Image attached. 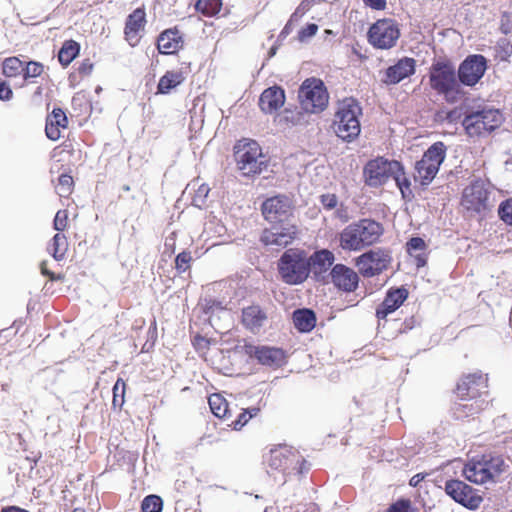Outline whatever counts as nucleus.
<instances>
[{
  "label": "nucleus",
  "mask_w": 512,
  "mask_h": 512,
  "mask_svg": "<svg viewBox=\"0 0 512 512\" xmlns=\"http://www.w3.org/2000/svg\"><path fill=\"white\" fill-rule=\"evenodd\" d=\"M383 231L382 225L374 220H359L340 232L339 246L345 251H360L376 243Z\"/></svg>",
  "instance_id": "nucleus-1"
},
{
  "label": "nucleus",
  "mask_w": 512,
  "mask_h": 512,
  "mask_svg": "<svg viewBox=\"0 0 512 512\" xmlns=\"http://www.w3.org/2000/svg\"><path fill=\"white\" fill-rule=\"evenodd\" d=\"M508 465L500 456L472 459L465 464L463 475L466 480L477 485L495 483L507 470Z\"/></svg>",
  "instance_id": "nucleus-2"
},
{
  "label": "nucleus",
  "mask_w": 512,
  "mask_h": 512,
  "mask_svg": "<svg viewBox=\"0 0 512 512\" xmlns=\"http://www.w3.org/2000/svg\"><path fill=\"white\" fill-rule=\"evenodd\" d=\"M460 206L469 217H483L492 207L487 183L481 179L470 182L462 191Z\"/></svg>",
  "instance_id": "nucleus-3"
},
{
  "label": "nucleus",
  "mask_w": 512,
  "mask_h": 512,
  "mask_svg": "<svg viewBox=\"0 0 512 512\" xmlns=\"http://www.w3.org/2000/svg\"><path fill=\"white\" fill-rule=\"evenodd\" d=\"M361 109L354 99L343 100L335 113L333 130L335 134L346 141H351L360 133L359 116Z\"/></svg>",
  "instance_id": "nucleus-4"
},
{
  "label": "nucleus",
  "mask_w": 512,
  "mask_h": 512,
  "mask_svg": "<svg viewBox=\"0 0 512 512\" xmlns=\"http://www.w3.org/2000/svg\"><path fill=\"white\" fill-rule=\"evenodd\" d=\"M278 270L282 280L290 285L304 282L309 275V263L303 251L289 249L280 258Z\"/></svg>",
  "instance_id": "nucleus-5"
},
{
  "label": "nucleus",
  "mask_w": 512,
  "mask_h": 512,
  "mask_svg": "<svg viewBox=\"0 0 512 512\" xmlns=\"http://www.w3.org/2000/svg\"><path fill=\"white\" fill-rule=\"evenodd\" d=\"M503 115L498 109L484 108L465 116L463 126L471 137H479L491 133L501 126Z\"/></svg>",
  "instance_id": "nucleus-6"
},
{
  "label": "nucleus",
  "mask_w": 512,
  "mask_h": 512,
  "mask_svg": "<svg viewBox=\"0 0 512 512\" xmlns=\"http://www.w3.org/2000/svg\"><path fill=\"white\" fill-rule=\"evenodd\" d=\"M236 160L243 175L259 174L266 168V162L261 147L254 140L240 141L236 147Z\"/></svg>",
  "instance_id": "nucleus-7"
},
{
  "label": "nucleus",
  "mask_w": 512,
  "mask_h": 512,
  "mask_svg": "<svg viewBox=\"0 0 512 512\" xmlns=\"http://www.w3.org/2000/svg\"><path fill=\"white\" fill-rule=\"evenodd\" d=\"M299 100L302 108L309 113L323 111L329 100L327 89L322 80L318 78L306 79L299 89Z\"/></svg>",
  "instance_id": "nucleus-8"
},
{
  "label": "nucleus",
  "mask_w": 512,
  "mask_h": 512,
  "mask_svg": "<svg viewBox=\"0 0 512 512\" xmlns=\"http://www.w3.org/2000/svg\"><path fill=\"white\" fill-rule=\"evenodd\" d=\"M446 156V148L442 142L434 143L416 163L415 179L422 185H428L438 173L439 167Z\"/></svg>",
  "instance_id": "nucleus-9"
},
{
  "label": "nucleus",
  "mask_w": 512,
  "mask_h": 512,
  "mask_svg": "<svg viewBox=\"0 0 512 512\" xmlns=\"http://www.w3.org/2000/svg\"><path fill=\"white\" fill-rule=\"evenodd\" d=\"M400 36L398 24L392 19L375 22L368 31L369 43L378 49H390L395 46Z\"/></svg>",
  "instance_id": "nucleus-10"
},
{
  "label": "nucleus",
  "mask_w": 512,
  "mask_h": 512,
  "mask_svg": "<svg viewBox=\"0 0 512 512\" xmlns=\"http://www.w3.org/2000/svg\"><path fill=\"white\" fill-rule=\"evenodd\" d=\"M399 171V162L378 157L369 161L364 168V177L367 185L377 187L383 185L393 173Z\"/></svg>",
  "instance_id": "nucleus-11"
},
{
  "label": "nucleus",
  "mask_w": 512,
  "mask_h": 512,
  "mask_svg": "<svg viewBox=\"0 0 512 512\" xmlns=\"http://www.w3.org/2000/svg\"><path fill=\"white\" fill-rule=\"evenodd\" d=\"M390 262V254L382 249L370 250L355 259V265L364 277L380 274L387 269Z\"/></svg>",
  "instance_id": "nucleus-12"
},
{
  "label": "nucleus",
  "mask_w": 512,
  "mask_h": 512,
  "mask_svg": "<svg viewBox=\"0 0 512 512\" xmlns=\"http://www.w3.org/2000/svg\"><path fill=\"white\" fill-rule=\"evenodd\" d=\"M235 353L245 354L250 358L255 357L260 364L271 367L281 366L285 362L284 351L275 347L244 344L236 346Z\"/></svg>",
  "instance_id": "nucleus-13"
},
{
  "label": "nucleus",
  "mask_w": 512,
  "mask_h": 512,
  "mask_svg": "<svg viewBox=\"0 0 512 512\" xmlns=\"http://www.w3.org/2000/svg\"><path fill=\"white\" fill-rule=\"evenodd\" d=\"M445 491L456 502L471 510L479 508L483 501L475 489L460 480L447 481Z\"/></svg>",
  "instance_id": "nucleus-14"
},
{
  "label": "nucleus",
  "mask_w": 512,
  "mask_h": 512,
  "mask_svg": "<svg viewBox=\"0 0 512 512\" xmlns=\"http://www.w3.org/2000/svg\"><path fill=\"white\" fill-rule=\"evenodd\" d=\"M300 461V455L287 446L272 449L266 458V462L272 470L284 473L297 470Z\"/></svg>",
  "instance_id": "nucleus-15"
},
{
  "label": "nucleus",
  "mask_w": 512,
  "mask_h": 512,
  "mask_svg": "<svg viewBox=\"0 0 512 512\" xmlns=\"http://www.w3.org/2000/svg\"><path fill=\"white\" fill-rule=\"evenodd\" d=\"M487 69V61L482 55H470L460 65L459 80L466 86H474L483 77Z\"/></svg>",
  "instance_id": "nucleus-16"
},
{
  "label": "nucleus",
  "mask_w": 512,
  "mask_h": 512,
  "mask_svg": "<svg viewBox=\"0 0 512 512\" xmlns=\"http://www.w3.org/2000/svg\"><path fill=\"white\" fill-rule=\"evenodd\" d=\"M430 84L434 90L448 96L457 86L452 66L440 62L434 64L430 72Z\"/></svg>",
  "instance_id": "nucleus-17"
},
{
  "label": "nucleus",
  "mask_w": 512,
  "mask_h": 512,
  "mask_svg": "<svg viewBox=\"0 0 512 512\" xmlns=\"http://www.w3.org/2000/svg\"><path fill=\"white\" fill-rule=\"evenodd\" d=\"M297 228L294 225L266 229L261 235V242L266 246L285 247L296 237Z\"/></svg>",
  "instance_id": "nucleus-18"
},
{
  "label": "nucleus",
  "mask_w": 512,
  "mask_h": 512,
  "mask_svg": "<svg viewBox=\"0 0 512 512\" xmlns=\"http://www.w3.org/2000/svg\"><path fill=\"white\" fill-rule=\"evenodd\" d=\"M291 210V201L286 196H275L267 199L262 205V213L270 222L280 221L287 217Z\"/></svg>",
  "instance_id": "nucleus-19"
},
{
  "label": "nucleus",
  "mask_w": 512,
  "mask_h": 512,
  "mask_svg": "<svg viewBox=\"0 0 512 512\" xmlns=\"http://www.w3.org/2000/svg\"><path fill=\"white\" fill-rule=\"evenodd\" d=\"M487 388V379L478 373L464 376L457 385V395L461 399L475 398Z\"/></svg>",
  "instance_id": "nucleus-20"
},
{
  "label": "nucleus",
  "mask_w": 512,
  "mask_h": 512,
  "mask_svg": "<svg viewBox=\"0 0 512 512\" xmlns=\"http://www.w3.org/2000/svg\"><path fill=\"white\" fill-rule=\"evenodd\" d=\"M331 278L336 287L346 292L354 291L358 286L357 273L343 264H336L332 268Z\"/></svg>",
  "instance_id": "nucleus-21"
},
{
  "label": "nucleus",
  "mask_w": 512,
  "mask_h": 512,
  "mask_svg": "<svg viewBox=\"0 0 512 512\" xmlns=\"http://www.w3.org/2000/svg\"><path fill=\"white\" fill-rule=\"evenodd\" d=\"M414 72L415 60L412 58L404 57L400 59L396 64L386 69L383 82L389 85H394L409 77Z\"/></svg>",
  "instance_id": "nucleus-22"
},
{
  "label": "nucleus",
  "mask_w": 512,
  "mask_h": 512,
  "mask_svg": "<svg viewBox=\"0 0 512 512\" xmlns=\"http://www.w3.org/2000/svg\"><path fill=\"white\" fill-rule=\"evenodd\" d=\"M408 297L405 288L391 289L388 291L384 301L377 308L376 314L379 318H385L388 314L398 309Z\"/></svg>",
  "instance_id": "nucleus-23"
},
{
  "label": "nucleus",
  "mask_w": 512,
  "mask_h": 512,
  "mask_svg": "<svg viewBox=\"0 0 512 512\" xmlns=\"http://www.w3.org/2000/svg\"><path fill=\"white\" fill-rule=\"evenodd\" d=\"M285 102L284 91L277 86L263 91L259 99V106L265 113H273L280 109Z\"/></svg>",
  "instance_id": "nucleus-24"
},
{
  "label": "nucleus",
  "mask_w": 512,
  "mask_h": 512,
  "mask_svg": "<svg viewBox=\"0 0 512 512\" xmlns=\"http://www.w3.org/2000/svg\"><path fill=\"white\" fill-rule=\"evenodd\" d=\"M145 23V12L143 9L138 8L129 15L125 27V36L131 46H135L138 43L139 33L143 31Z\"/></svg>",
  "instance_id": "nucleus-25"
},
{
  "label": "nucleus",
  "mask_w": 512,
  "mask_h": 512,
  "mask_svg": "<svg viewBox=\"0 0 512 512\" xmlns=\"http://www.w3.org/2000/svg\"><path fill=\"white\" fill-rule=\"evenodd\" d=\"M67 117L64 111L60 108H55L46 119L45 133L46 136L53 141L61 137V129L67 127Z\"/></svg>",
  "instance_id": "nucleus-26"
},
{
  "label": "nucleus",
  "mask_w": 512,
  "mask_h": 512,
  "mask_svg": "<svg viewBox=\"0 0 512 512\" xmlns=\"http://www.w3.org/2000/svg\"><path fill=\"white\" fill-rule=\"evenodd\" d=\"M183 45L181 35L177 30H166L158 38V50L162 54H174Z\"/></svg>",
  "instance_id": "nucleus-27"
},
{
  "label": "nucleus",
  "mask_w": 512,
  "mask_h": 512,
  "mask_svg": "<svg viewBox=\"0 0 512 512\" xmlns=\"http://www.w3.org/2000/svg\"><path fill=\"white\" fill-rule=\"evenodd\" d=\"M334 260L335 257L331 251L327 249L317 251L307 259L309 271L311 270L316 275L326 272L332 266Z\"/></svg>",
  "instance_id": "nucleus-28"
},
{
  "label": "nucleus",
  "mask_w": 512,
  "mask_h": 512,
  "mask_svg": "<svg viewBox=\"0 0 512 512\" xmlns=\"http://www.w3.org/2000/svg\"><path fill=\"white\" fill-rule=\"evenodd\" d=\"M266 319V314L258 306L247 307L242 313L243 324L252 331L259 329Z\"/></svg>",
  "instance_id": "nucleus-29"
},
{
  "label": "nucleus",
  "mask_w": 512,
  "mask_h": 512,
  "mask_svg": "<svg viewBox=\"0 0 512 512\" xmlns=\"http://www.w3.org/2000/svg\"><path fill=\"white\" fill-rule=\"evenodd\" d=\"M185 77L181 71H167L159 80L157 92L168 94L184 81Z\"/></svg>",
  "instance_id": "nucleus-30"
},
{
  "label": "nucleus",
  "mask_w": 512,
  "mask_h": 512,
  "mask_svg": "<svg viewBox=\"0 0 512 512\" xmlns=\"http://www.w3.org/2000/svg\"><path fill=\"white\" fill-rule=\"evenodd\" d=\"M293 321L295 327L301 332L311 331L316 322L315 315L312 311L304 309L297 310L293 314Z\"/></svg>",
  "instance_id": "nucleus-31"
},
{
  "label": "nucleus",
  "mask_w": 512,
  "mask_h": 512,
  "mask_svg": "<svg viewBox=\"0 0 512 512\" xmlns=\"http://www.w3.org/2000/svg\"><path fill=\"white\" fill-rule=\"evenodd\" d=\"M47 249L55 260H62L68 250L66 236L62 233L55 234Z\"/></svg>",
  "instance_id": "nucleus-32"
},
{
  "label": "nucleus",
  "mask_w": 512,
  "mask_h": 512,
  "mask_svg": "<svg viewBox=\"0 0 512 512\" xmlns=\"http://www.w3.org/2000/svg\"><path fill=\"white\" fill-rule=\"evenodd\" d=\"M79 53V44L73 40L66 41L59 51L58 59L64 66L69 65Z\"/></svg>",
  "instance_id": "nucleus-33"
},
{
  "label": "nucleus",
  "mask_w": 512,
  "mask_h": 512,
  "mask_svg": "<svg viewBox=\"0 0 512 512\" xmlns=\"http://www.w3.org/2000/svg\"><path fill=\"white\" fill-rule=\"evenodd\" d=\"M208 403L212 413L219 418L226 417L228 413V403L220 394H212Z\"/></svg>",
  "instance_id": "nucleus-34"
},
{
  "label": "nucleus",
  "mask_w": 512,
  "mask_h": 512,
  "mask_svg": "<svg viewBox=\"0 0 512 512\" xmlns=\"http://www.w3.org/2000/svg\"><path fill=\"white\" fill-rule=\"evenodd\" d=\"M196 10L203 14L204 16L211 17L216 15L221 7V0H198L196 2Z\"/></svg>",
  "instance_id": "nucleus-35"
},
{
  "label": "nucleus",
  "mask_w": 512,
  "mask_h": 512,
  "mask_svg": "<svg viewBox=\"0 0 512 512\" xmlns=\"http://www.w3.org/2000/svg\"><path fill=\"white\" fill-rule=\"evenodd\" d=\"M193 188L197 186V189L195 190V193L192 198V203L194 206L198 208H203L206 206L208 194L210 192V188L207 184H198L197 181L192 182L190 184Z\"/></svg>",
  "instance_id": "nucleus-36"
},
{
  "label": "nucleus",
  "mask_w": 512,
  "mask_h": 512,
  "mask_svg": "<svg viewBox=\"0 0 512 512\" xmlns=\"http://www.w3.org/2000/svg\"><path fill=\"white\" fill-rule=\"evenodd\" d=\"M2 70L5 76L15 77L23 72V63L17 57H9L3 62Z\"/></svg>",
  "instance_id": "nucleus-37"
},
{
  "label": "nucleus",
  "mask_w": 512,
  "mask_h": 512,
  "mask_svg": "<svg viewBox=\"0 0 512 512\" xmlns=\"http://www.w3.org/2000/svg\"><path fill=\"white\" fill-rule=\"evenodd\" d=\"M392 178L395 180L396 185L400 189L402 196L404 198L411 194V190H410L411 183H410L409 179L406 177L404 170H403V166L401 165L400 162H399V171H397V172L395 171V173H393Z\"/></svg>",
  "instance_id": "nucleus-38"
},
{
  "label": "nucleus",
  "mask_w": 512,
  "mask_h": 512,
  "mask_svg": "<svg viewBox=\"0 0 512 512\" xmlns=\"http://www.w3.org/2000/svg\"><path fill=\"white\" fill-rule=\"evenodd\" d=\"M73 178L70 175L62 174L58 178V183L56 185V192L61 197L68 196L73 189Z\"/></svg>",
  "instance_id": "nucleus-39"
},
{
  "label": "nucleus",
  "mask_w": 512,
  "mask_h": 512,
  "mask_svg": "<svg viewBox=\"0 0 512 512\" xmlns=\"http://www.w3.org/2000/svg\"><path fill=\"white\" fill-rule=\"evenodd\" d=\"M162 499L157 495H149L144 498L142 502L143 512H161L162 510Z\"/></svg>",
  "instance_id": "nucleus-40"
},
{
  "label": "nucleus",
  "mask_w": 512,
  "mask_h": 512,
  "mask_svg": "<svg viewBox=\"0 0 512 512\" xmlns=\"http://www.w3.org/2000/svg\"><path fill=\"white\" fill-rule=\"evenodd\" d=\"M387 512H418L410 500L401 499L393 503Z\"/></svg>",
  "instance_id": "nucleus-41"
},
{
  "label": "nucleus",
  "mask_w": 512,
  "mask_h": 512,
  "mask_svg": "<svg viewBox=\"0 0 512 512\" xmlns=\"http://www.w3.org/2000/svg\"><path fill=\"white\" fill-rule=\"evenodd\" d=\"M23 72L25 79L38 77L43 72V65L39 62L30 61L23 68Z\"/></svg>",
  "instance_id": "nucleus-42"
},
{
  "label": "nucleus",
  "mask_w": 512,
  "mask_h": 512,
  "mask_svg": "<svg viewBox=\"0 0 512 512\" xmlns=\"http://www.w3.org/2000/svg\"><path fill=\"white\" fill-rule=\"evenodd\" d=\"M499 216L506 224L512 225V199H508L500 205Z\"/></svg>",
  "instance_id": "nucleus-43"
},
{
  "label": "nucleus",
  "mask_w": 512,
  "mask_h": 512,
  "mask_svg": "<svg viewBox=\"0 0 512 512\" xmlns=\"http://www.w3.org/2000/svg\"><path fill=\"white\" fill-rule=\"evenodd\" d=\"M125 391V382L118 379L113 387V404L121 406L123 403V395Z\"/></svg>",
  "instance_id": "nucleus-44"
},
{
  "label": "nucleus",
  "mask_w": 512,
  "mask_h": 512,
  "mask_svg": "<svg viewBox=\"0 0 512 512\" xmlns=\"http://www.w3.org/2000/svg\"><path fill=\"white\" fill-rule=\"evenodd\" d=\"M318 31V25L316 24H308L299 30L297 38L300 42H306L310 38H312Z\"/></svg>",
  "instance_id": "nucleus-45"
},
{
  "label": "nucleus",
  "mask_w": 512,
  "mask_h": 512,
  "mask_svg": "<svg viewBox=\"0 0 512 512\" xmlns=\"http://www.w3.org/2000/svg\"><path fill=\"white\" fill-rule=\"evenodd\" d=\"M68 224V214L65 210H59L54 218L53 226L58 232L66 229Z\"/></svg>",
  "instance_id": "nucleus-46"
},
{
  "label": "nucleus",
  "mask_w": 512,
  "mask_h": 512,
  "mask_svg": "<svg viewBox=\"0 0 512 512\" xmlns=\"http://www.w3.org/2000/svg\"><path fill=\"white\" fill-rule=\"evenodd\" d=\"M191 260L192 257L189 252H182L178 254L175 259L176 268L181 272L186 271L189 268Z\"/></svg>",
  "instance_id": "nucleus-47"
},
{
  "label": "nucleus",
  "mask_w": 512,
  "mask_h": 512,
  "mask_svg": "<svg viewBox=\"0 0 512 512\" xmlns=\"http://www.w3.org/2000/svg\"><path fill=\"white\" fill-rule=\"evenodd\" d=\"M258 409L254 408L250 411H244L242 414L239 415L238 419L233 423V428L238 430L241 427H243L250 418L255 416L258 413Z\"/></svg>",
  "instance_id": "nucleus-48"
},
{
  "label": "nucleus",
  "mask_w": 512,
  "mask_h": 512,
  "mask_svg": "<svg viewBox=\"0 0 512 512\" xmlns=\"http://www.w3.org/2000/svg\"><path fill=\"white\" fill-rule=\"evenodd\" d=\"M426 248L425 241L420 237H413L407 243V251L412 254L414 251H423Z\"/></svg>",
  "instance_id": "nucleus-49"
},
{
  "label": "nucleus",
  "mask_w": 512,
  "mask_h": 512,
  "mask_svg": "<svg viewBox=\"0 0 512 512\" xmlns=\"http://www.w3.org/2000/svg\"><path fill=\"white\" fill-rule=\"evenodd\" d=\"M312 0H303L292 14V20H300V18L311 8Z\"/></svg>",
  "instance_id": "nucleus-50"
},
{
  "label": "nucleus",
  "mask_w": 512,
  "mask_h": 512,
  "mask_svg": "<svg viewBox=\"0 0 512 512\" xmlns=\"http://www.w3.org/2000/svg\"><path fill=\"white\" fill-rule=\"evenodd\" d=\"M321 204L327 210L336 209L338 206V199L334 194H324L321 196Z\"/></svg>",
  "instance_id": "nucleus-51"
},
{
  "label": "nucleus",
  "mask_w": 512,
  "mask_h": 512,
  "mask_svg": "<svg viewBox=\"0 0 512 512\" xmlns=\"http://www.w3.org/2000/svg\"><path fill=\"white\" fill-rule=\"evenodd\" d=\"M335 215L342 222H347L350 219L348 210L342 204L335 209Z\"/></svg>",
  "instance_id": "nucleus-52"
},
{
  "label": "nucleus",
  "mask_w": 512,
  "mask_h": 512,
  "mask_svg": "<svg viewBox=\"0 0 512 512\" xmlns=\"http://www.w3.org/2000/svg\"><path fill=\"white\" fill-rule=\"evenodd\" d=\"M12 97V90L5 83H0V99L10 100Z\"/></svg>",
  "instance_id": "nucleus-53"
},
{
  "label": "nucleus",
  "mask_w": 512,
  "mask_h": 512,
  "mask_svg": "<svg viewBox=\"0 0 512 512\" xmlns=\"http://www.w3.org/2000/svg\"><path fill=\"white\" fill-rule=\"evenodd\" d=\"M365 3L376 10H382L386 7V0H365Z\"/></svg>",
  "instance_id": "nucleus-54"
},
{
  "label": "nucleus",
  "mask_w": 512,
  "mask_h": 512,
  "mask_svg": "<svg viewBox=\"0 0 512 512\" xmlns=\"http://www.w3.org/2000/svg\"><path fill=\"white\" fill-rule=\"evenodd\" d=\"M298 20H292V16L290 17L289 21L287 22V24L284 26L283 30L281 31L280 33V37L281 38H285L287 35H289L291 33V31L293 30V22H297Z\"/></svg>",
  "instance_id": "nucleus-55"
},
{
  "label": "nucleus",
  "mask_w": 512,
  "mask_h": 512,
  "mask_svg": "<svg viewBox=\"0 0 512 512\" xmlns=\"http://www.w3.org/2000/svg\"><path fill=\"white\" fill-rule=\"evenodd\" d=\"M1 512H29L26 509L20 508L18 506H9L5 507L1 510Z\"/></svg>",
  "instance_id": "nucleus-56"
},
{
  "label": "nucleus",
  "mask_w": 512,
  "mask_h": 512,
  "mask_svg": "<svg viewBox=\"0 0 512 512\" xmlns=\"http://www.w3.org/2000/svg\"><path fill=\"white\" fill-rule=\"evenodd\" d=\"M424 479V477L421 475V474H416L414 475L411 479H410V485L411 486H417L422 480Z\"/></svg>",
  "instance_id": "nucleus-57"
},
{
  "label": "nucleus",
  "mask_w": 512,
  "mask_h": 512,
  "mask_svg": "<svg viewBox=\"0 0 512 512\" xmlns=\"http://www.w3.org/2000/svg\"><path fill=\"white\" fill-rule=\"evenodd\" d=\"M415 259H416V266L417 267L425 266V264H426V257L424 255H422V254L416 255Z\"/></svg>",
  "instance_id": "nucleus-58"
},
{
  "label": "nucleus",
  "mask_w": 512,
  "mask_h": 512,
  "mask_svg": "<svg viewBox=\"0 0 512 512\" xmlns=\"http://www.w3.org/2000/svg\"><path fill=\"white\" fill-rule=\"evenodd\" d=\"M92 70V64L84 63L80 68V72L89 73Z\"/></svg>",
  "instance_id": "nucleus-59"
},
{
  "label": "nucleus",
  "mask_w": 512,
  "mask_h": 512,
  "mask_svg": "<svg viewBox=\"0 0 512 512\" xmlns=\"http://www.w3.org/2000/svg\"><path fill=\"white\" fill-rule=\"evenodd\" d=\"M41 272L44 275H50L49 271L46 269V262L41 263Z\"/></svg>",
  "instance_id": "nucleus-60"
},
{
  "label": "nucleus",
  "mask_w": 512,
  "mask_h": 512,
  "mask_svg": "<svg viewBox=\"0 0 512 512\" xmlns=\"http://www.w3.org/2000/svg\"><path fill=\"white\" fill-rule=\"evenodd\" d=\"M72 512H86L84 509L76 508Z\"/></svg>",
  "instance_id": "nucleus-61"
},
{
  "label": "nucleus",
  "mask_w": 512,
  "mask_h": 512,
  "mask_svg": "<svg viewBox=\"0 0 512 512\" xmlns=\"http://www.w3.org/2000/svg\"><path fill=\"white\" fill-rule=\"evenodd\" d=\"M275 51H276V48H275V47H272V48L270 49V55H271V56H272V55H274V54H275Z\"/></svg>",
  "instance_id": "nucleus-62"
},
{
  "label": "nucleus",
  "mask_w": 512,
  "mask_h": 512,
  "mask_svg": "<svg viewBox=\"0 0 512 512\" xmlns=\"http://www.w3.org/2000/svg\"><path fill=\"white\" fill-rule=\"evenodd\" d=\"M223 230V227H220L219 231H218V234L221 235V232Z\"/></svg>",
  "instance_id": "nucleus-63"
}]
</instances>
